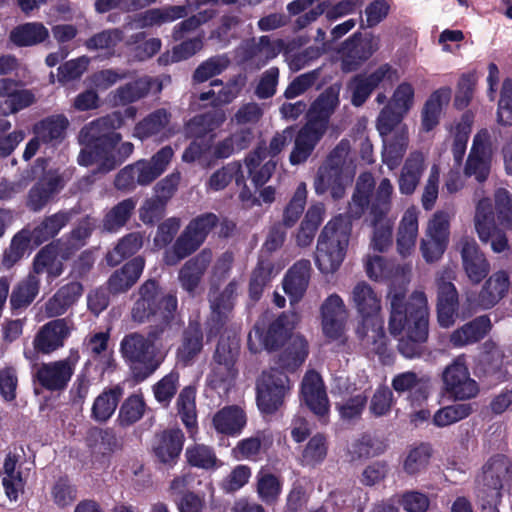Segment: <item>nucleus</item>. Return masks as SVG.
Returning a JSON list of instances; mask_svg holds the SVG:
<instances>
[{"instance_id":"f257e3e1","label":"nucleus","mask_w":512,"mask_h":512,"mask_svg":"<svg viewBox=\"0 0 512 512\" xmlns=\"http://www.w3.org/2000/svg\"><path fill=\"white\" fill-rule=\"evenodd\" d=\"M388 329L398 340L399 353L408 359L420 357L429 336V308L426 294L414 291L408 298L404 291L390 296Z\"/></svg>"},{"instance_id":"f03ea898","label":"nucleus","mask_w":512,"mask_h":512,"mask_svg":"<svg viewBox=\"0 0 512 512\" xmlns=\"http://www.w3.org/2000/svg\"><path fill=\"white\" fill-rule=\"evenodd\" d=\"M131 318L138 324L155 322L150 328L153 339H172L173 326L183 321L178 312V299L173 293H164L156 279H147L138 288V298L133 303Z\"/></svg>"},{"instance_id":"7ed1b4c3","label":"nucleus","mask_w":512,"mask_h":512,"mask_svg":"<svg viewBox=\"0 0 512 512\" xmlns=\"http://www.w3.org/2000/svg\"><path fill=\"white\" fill-rule=\"evenodd\" d=\"M394 186L390 179L382 178L375 186L370 172L361 173L348 204V217L360 219L366 212L368 217L390 218Z\"/></svg>"},{"instance_id":"20e7f679","label":"nucleus","mask_w":512,"mask_h":512,"mask_svg":"<svg viewBox=\"0 0 512 512\" xmlns=\"http://www.w3.org/2000/svg\"><path fill=\"white\" fill-rule=\"evenodd\" d=\"M169 340L151 338L150 329L146 336L132 332L123 337L120 352L136 383L145 381L158 369L160 361L156 357L155 347L162 346Z\"/></svg>"},{"instance_id":"39448f33","label":"nucleus","mask_w":512,"mask_h":512,"mask_svg":"<svg viewBox=\"0 0 512 512\" xmlns=\"http://www.w3.org/2000/svg\"><path fill=\"white\" fill-rule=\"evenodd\" d=\"M511 480L510 461L500 454L491 457L483 467V485L477 493L481 512H500L502 489Z\"/></svg>"},{"instance_id":"423d86ee","label":"nucleus","mask_w":512,"mask_h":512,"mask_svg":"<svg viewBox=\"0 0 512 512\" xmlns=\"http://www.w3.org/2000/svg\"><path fill=\"white\" fill-rule=\"evenodd\" d=\"M79 359L78 349L72 348L64 359L41 364L31 362L34 383L50 392L64 391L68 387Z\"/></svg>"},{"instance_id":"0eeeda50","label":"nucleus","mask_w":512,"mask_h":512,"mask_svg":"<svg viewBox=\"0 0 512 512\" xmlns=\"http://www.w3.org/2000/svg\"><path fill=\"white\" fill-rule=\"evenodd\" d=\"M290 391V379L278 369H270L262 374L256 384V402L264 415L275 414L284 404Z\"/></svg>"},{"instance_id":"6e6552de","label":"nucleus","mask_w":512,"mask_h":512,"mask_svg":"<svg viewBox=\"0 0 512 512\" xmlns=\"http://www.w3.org/2000/svg\"><path fill=\"white\" fill-rule=\"evenodd\" d=\"M239 354L236 342L220 338L213 355L214 365L208 376V382L213 389H226L236 379L238 370L235 367Z\"/></svg>"},{"instance_id":"1a4fd4ad","label":"nucleus","mask_w":512,"mask_h":512,"mask_svg":"<svg viewBox=\"0 0 512 512\" xmlns=\"http://www.w3.org/2000/svg\"><path fill=\"white\" fill-rule=\"evenodd\" d=\"M493 148L490 132L487 129L478 131L472 141V145L463 167V174L467 178H474L483 183L487 180L491 171Z\"/></svg>"},{"instance_id":"9d476101","label":"nucleus","mask_w":512,"mask_h":512,"mask_svg":"<svg viewBox=\"0 0 512 512\" xmlns=\"http://www.w3.org/2000/svg\"><path fill=\"white\" fill-rule=\"evenodd\" d=\"M71 330L66 319L58 318L44 324L33 339V349H26L24 357L30 362H38L39 354L49 355L64 346Z\"/></svg>"},{"instance_id":"9b49d317","label":"nucleus","mask_w":512,"mask_h":512,"mask_svg":"<svg viewBox=\"0 0 512 512\" xmlns=\"http://www.w3.org/2000/svg\"><path fill=\"white\" fill-rule=\"evenodd\" d=\"M69 124L68 118L63 114L51 115L35 123L32 129L34 137L26 144L23 158L30 160L42 144L55 146L61 143Z\"/></svg>"},{"instance_id":"f8f14e48","label":"nucleus","mask_w":512,"mask_h":512,"mask_svg":"<svg viewBox=\"0 0 512 512\" xmlns=\"http://www.w3.org/2000/svg\"><path fill=\"white\" fill-rule=\"evenodd\" d=\"M474 225L480 240L483 243H490L494 253L509 251L506 235L496 227L494 210L489 198H483L477 203Z\"/></svg>"},{"instance_id":"ddd939ff","label":"nucleus","mask_w":512,"mask_h":512,"mask_svg":"<svg viewBox=\"0 0 512 512\" xmlns=\"http://www.w3.org/2000/svg\"><path fill=\"white\" fill-rule=\"evenodd\" d=\"M446 392L455 400H469L479 393L477 382L470 377L464 357H457L442 375Z\"/></svg>"},{"instance_id":"4468645a","label":"nucleus","mask_w":512,"mask_h":512,"mask_svg":"<svg viewBox=\"0 0 512 512\" xmlns=\"http://www.w3.org/2000/svg\"><path fill=\"white\" fill-rule=\"evenodd\" d=\"M351 300L361 318L356 335L363 337L368 334V323L381 318V299L368 283L361 281L354 286Z\"/></svg>"},{"instance_id":"2eb2a0df","label":"nucleus","mask_w":512,"mask_h":512,"mask_svg":"<svg viewBox=\"0 0 512 512\" xmlns=\"http://www.w3.org/2000/svg\"><path fill=\"white\" fill-rule=\"evenodd\" d=\"M351 234V223L342 215L331 219L321 231L317 249L327 256H341L346 253Z\"/></svg>"},{"instance_id":"dca6fc26","label":"nucleus","mask_w":512,"mask_h":512,"mask_svg":"<svg viewBox=\"0 0 512 512\" xmlns=\"http://www.w3.org/2000/svg\"><path fill=\"white\" fill-rule=\"evenodd\" d=\"M398 79V74L390 65L384 64L369 75H356L348 83L351 92V103L355 107L362 106L374 89L381 83L388 81L393 83Z\"/></svg>"},{"instance_id":"f3484780","label":"nucleus","mask_w":512,"mask_h":512,"mask_svg":"<svg viewBox=\"0 0 512 512\" xmlns=\"http://www.w3.org/2000/svg\"><path fill=\"white\" fill-rule=\"evenodd\" d=\"M121 135H114L112 142L81 143L84 147L78 155V163L81 166L97 165V172L108 173L118 166L114 155V149L121 141Z\"/></svg>"},{"instance_id":"a211bd4d","label":"nucleus","mask_w":512,"mask_h":512,"mask_svg":"<svg viewBox=\"0 0 512 512\" xmlns=\"http://www.w3.org/2000/svg\"><path fill=\"white\" fill-rule=\"evenodd\" d=\"M379 44L380 40L375 36L362 38L354 34L347 39L341 50L342 71L348 73L357 70L379 49Z\"/></svg>"},{"instance_id":"6ab92c4d","label":"nucleus","mask_w":512,"mask_h":512,"mask_svg":"<svg viewBox=\"0 0 512 512\" xmlns=\"http://www.w3.org/2000/svg\"><path fill=\"white\" fill-rule=\"evenodd\" d=\"M301 400L320 420L326 419L330 412V402L326 387L319 373H306L301 383Z\"/></svg>"},{"instance_id":"aec40b11","label":"nucleus","mask_w":512,"mask_h":512,"mask_svg":"<svg viewBox=\"0 0 512 512\" xmlns=\"http://www.w3.org/2000/svg\"><path fill=\"white\" fill-rule=\"evenodd\" d=\"M238 284L232 280L227 284L211 301V315L207 320V338L217 337L227 324L229 314L234 308V301L237 296Z\"/></svg>"},{"instance_id":"412c9836","label":"nucleus","mask_w":512,"mask_h":512,"mask_svg":"<svg viewBox=\"0 0 512 512\" xmlns=\"http://www.w3.org/2000/svg\"><path fill=\"white\" fill-rule=\"evenodd\" d=\"M353 171L336 170L321 165L314 177L313 188L317 195L327 192L333 200H341L346 195V189L353 180Z\"/></svg>"},{"instance_id":"4be33fe9","label":"nucleus","mask_w":512,"mask_h":512,"mask_svg":"<svg viewBox=\"0 0 512 512\" xmlns=\"http://www.w3.org/2000/svg\"><path fill=\"white\" fill-rule=\"evenodd\" d=\"M450 215L444 211H437L429 221L427 235L421 241L423 256L442 255L449 241Z\"/></svg>"},{"instance_id":"5701e85b","label":"nucleus","mask_w":512,"mask_h":512,"mask_svg":"<svg viewBox=\"0 0 512 512\" xmlns=\"http://www.w3.org/2000/svg\"><path fill=\"white\" fill-rule=\"evenodd\" d=\"M322 331L326 338L335 341L341 338L345 329L346 309L338 294L328 296L320 307Z\"/></svg>"},{"instance_id":"b1692460","label":"nucleus","mask_w":512,"mask_h":512,"mask_svg":"<svg viewBox=\"0 0 512 512\" xmlns=\"http://www.w3.org/2000/svg\"><path fill=\"white\" fill-rule=\"evenodd\" d=\"M437 284V321L440 327L449 328L454 325L459 309L458 292L455 285L442 276Z\"/></svg>"},{"instance_id":"393cba45","label":"nucleus","mask_w":512,"mask_h":512,"mask_svg":"<svg viewBox=\"0 0 512 512\" xmlns=\"http://www.w3.org/2000/svg\"><path fill=\"white\" fill-rule=\"evenodd\" d=\"M326 131L325 127L307 120L295 137L294 147L289 156L290 163L292 165L304 163L310 157Z\"/></svg>"},{"instance_id":"a878e982","label":"nucleus","mask_w":512,"mask_h":512,"mask_svg":"<svg viewBox=\"0 0 512 512\" xmlns=\"http://www.w3.org/2000/svg\"><path fill=\"white\" fill-rule=\"evenodd\" d=\"M123 124V118L119 112H114L100 117L87 125L79 132L80 143L112 142L114 135H121L115 130Z\"/></svg>"},{"instance_id":"bb28decb","label":"nucleus","mask_w":512,"mask_h":512,"mask_svg":"<svg viewBox=\"0 0 512 512\" xmlns=\"http://www.w3.org/2000/svg\"><path fill=\"white\" fill-rule=\"evenodd\" d=\"M340 84H332L321 92L307 111V120L328 129L330 117L340 104Z\"/></svg>"},{"instance_id":"cd10ccee","label":"nucleus","mask_w":512,"mask_h":512,"mask_svg":"<svg viewBox=\"0 0 512 512\" xmlns=\"http://www.w3.org/2000/svg\"><path fill=\"white\" fill-rule=\"evenodd\" d=\"M145 267V258H131L108 278L106 285L112 295L129 291L138 281Z\"/></svg>"},{"instance_id":"c85d7f7f","label":"nucleus","mask_w":512,"mask_h":512,"mask_svg":"<svg viewBox=\"0 0 512 512\" xmlns=\"http://www.w3.org/2000/svg\"><path fill=\"white\" fill-rule=\"evenodd\" d=\"M309 354L308 341L302 335H296L281 351L274 360V367L286 374V372H296L305 362Z\"/></svg>"},{"instance_id":"c756f323","label":"nucleus","mask_w":512,"mask_h":512,"mask_svg":"<svg viewBox=\"0 0 512 512\" xmlns=\"http://www.w3.org/2000/svg\"><path fill=\"white\" fill-rule=\"evenodd\" d=\"M183 444L184 434L181 430H164L155 435L152 451L159 462L172 464L179 458Z\"/></svg>"},{"instance_id":"7c9ffc66","label":"nucleus","mask_w":512,"mask_h":512,"mask_svg":"<svg viewBox=\"0 0 512 512\" xmlns=\"http://www.w3.org/2000/svg\"><path fill=\"white\" fill-rule=\"evenodd\" d=\"M282 45V40L273 41L267 35L253 38L243 46L244 60L255 65L256 68H261L277 57Z\"/></svg>"},{"instance_id":"2f4dec72","label":"nucleus","mask_w":512,"mask_h":512,"mask_svg":"<svg viewBox=\"0 0 512 512\" xmlns=\"http://www.w3.org/2000/svg\"><path fill=\"white\" fill-rule=\"evenodd\" d=\"M186 16L187 8L185 6L175 5L152 8L136 14L130 22V25L135 29L151 28L174 22Z\"/></svg>"},{"instance_id":"473e14b6","label":"nucleus","mask_w":512,"mask_h":512,"mask_svg":"<svg viewBox=\"0 0 512 512\" xmlns=\"http://www.w3.org/2000/svg\"><path fill=\"white\" fill-rule=\"evenodd\" d=\"M292 329L289 316L283 312L268 325L266 331H261L255 326V333L259 336L263 348L268 352H274L282 348L291 338Z\"/></svg>"},{"instance_id":"72a5a7b5","label":"nucleus","mask_w":512,"mask_h":512,"mask_svg":"<svg viewBox=\"0 0 512 512\" xmlns=\"http://www.w3.org/2000/svg\"><path fill=\"white\" fill-rule=\"evenodd\" d=\"M173 155V149L170 146H165L150 160H139L135 162L133 165L137 173L138 185H148L159 177L165 171Z\"/></svg>"},{"instance_id":"f704fd0d","label":"nucleus","mask_w":512,"mask_h":512,"mask_svg":"<svg viewBox=\"0 0 512 512\" xmlns=\"http://www.w3.org/2000/svg\"><path fill=\"white\" fill-rule=\"evenodd\" d=\"M247 417L237 405H228L218 410L212 418V426L218 434L237 436L245 428Z\"/></svg>"},{"instance_id":"c9c22d12","label":"nucleus","mask_w":512,"mask_h":512,"mask_svg":"<svg viewBox=\"0 0 512 512\" xmlns=\"http://www.w3.org/2000/svg\"><path fill=\"white\" fill-rule=\"evenodd\" d=\"M425 169V155L420 151L411 152L405 160L398 178V187L400 193L403 195L413 194Z\"/></svg>"},{"instance_id":"e433bc0d","label":"nucleus","mask_w":512,"mask_h":512,"mask_svg":"<svg viewBox=\"0 0 512 512\" xmlns=\"http://www.w3.org/2000/svg\"><path fill=\"white\" fill-rule=\"evenodd\" d=\"M83 293V286L78 281L69 282L60 287L57 292L45 303L47 317L63 315Z\"/></svg>"},{"instance_id":"4c0bfd02","label":"nucleus","mask_w":512,"mask_h":512,"mask_svg":"<svg viewBox=\"0 0 512 512\" xmlns=\"http://www.w3.org/2000/svg\"><path fill=\"white\" fill-rule=\"evenodd\" d=\"M20 456L16 453L9 452L3 463L4 477L2 485L5 494L10 501H17L19 495L24 493L26 486V478L23 476L21 466L17 467Z\"/></svg>"},{"instance_id":"58836bf2","label":"nucleus","mask_w":512,"mask_h":512,"mask_svg":"<svg viewBox=\"0 0 512 512\" xmlns=\"http://www.w3.org/2000/svg\"><path fill=\"white\" fill-rule=\"evenodd\" d=\"M451 94L452 90L449 87H442L428 97L421 110L423 131L429 132L439 124L442 110L450 102Z\"/></svg>"},{"instance_id":"ea45409f","label":"nucleus","mask_w":512,"mask_h":512,"mask_svg":"<svg viewBox=\"0 0 512 512\" xmlns=\"http://www.w3.org/2000/svg\"><path fill=\"white\" fill-rule=\"evenodd\" d=\"M510 287V278L506 271L492 274L483 285L478 295V304L483 309H490L505 297Z\"/></svg>"},{"instance_id":"a19ab883","label":"nucleus","mask_w":512,"mask_h":512,"mask_svg":"<svg viewBox=\"0 0 512 512\" xmlns=\"http://www.w3.org/2000/svg\"><path fill=\"white\" fill-rule=\"evenodd\" d=\"M203 349V331L200 323L190 322L183 330L176 357L179 363L188 366Z\"/></svg>"},{"instance_id":"79ce46f5","label":"nucleus","mask_w":512,"mask_h":512,"mask_svg":"<svg viewBox=\"0 0 512 512\" xmlns=\"http://www.w3.org/2000/svg\"><path fill=\"white\" fill-rule=\"evenodd\" d=\"M284 481L280 475L262 467L256 474V493L266 506H275L282 494Z\"/></svg>"},{"instance_id":"37998d69","label":"nucleus","mask_w":512,"mask_h":512,"mask_svg":"<svg viewBox=\"0 0 512 512\" xmlns=\"http://www.w3.org/2000/svg\"><path fill=\"white\" fill-rule=\"evenodd\" d=\"M418 236V210L409 207L405 210L397 229V250L402 255L410 254Z\"/></svg>"},{"instance_id":"c03bdc74","label":"nucleus","mask_w":512,"mask_h":512,"mask_svg":"<svg viewBox=\"0 0 512 512\" xmlns=\"http://www.w3.org/2000/svg\"><path fill=\"white\" fill-rule=\"evenodd\" d=\"M382 161L390 170L399 166L409 145L408 127L397 128L390 138H384Z\"/></svg>"},{"instance_id":"a18cd8bd","label":"nucleus","mask_w":512,"mask_h":512,"mask_svg":"<svg viewBox=\"0 0 512 512\" xmlns=\"http://www.w3.org/2000/svg\"><path fill=\"white\" fill-rule=\"evenodd\" d=\"M123 393L124 389L120 385L105 388L94 400L91 417L100 423L109 420L114 414Z\"/></svg>"},{"instance_id":"49530a36","label":"nucleus","mask_w":512,"mask_h":512,"mask_svg":"<svg viewBox=\"0 0 512 512\" xmlns=\"http://www.w3.org/2000/svg\"><path fill=\"white\" fill-rule=\"evenodd\" d=\"M171 113L165 108H159L148 114L135 127V135L140 139H145L157 134H167L171 132L169 127Z\"/></svg>"},{"instance_id":"de8ad7c7","label":"nucleus","mask_w":512,"mask_h":512,"mask_svg":"<svg viewBox=\"0 0 512 512\" xmlns=\"http://www.w3.org/2000/svg\"><path fill=\"white\" fill-rule=\"evenodd\" d=\"M48 37V29L40 22L18 25L9 34V40L18 47L34 46L44 42Z\"/></svg>"},{"instance_id":"09e8293b","label":"nucleus","mask_w":512,"mask_h":512,"mask_svg":"<svg viewBox=\"0 0 512 512\" xmlns=\"http://www.w3.org/2000/svg\"><path fill=\"white\" fill-rule=\"evenodd\" d=\"M273 444V437L265 431H258L256 435L241 439L233 448L235 458L256 461L261 450L269 449Z\"/></svg>"},{"instance_id":"8fccbe9b","label":"nucleus","mask_w":512,"mask_h":512,"mask_svg":"<svg viewBox=\"0 0 512 512\" xmlns=\"http://www.w3.org/2000/svg\"><path fill=\"white\" fill-rule=\"evenodd\" d=\"M310 261L302 259L294 264L286 273L283 280V289L291 297L300 299L308 286Z\"/></svg>"},{"instance_id":"3c124183","label":"nucleus","mask_w":512,"mask_h":512,"mask_svg":"<svg viewBox=\"0 0 512 512\" xmlns=\"http://www.w3.org/2000/svg\"><path fill=\"white\" fill-rule=\"evenodd\" d=\"M40 289V279L32 270L13 289L10 296L12 310L28 307L36 298Z\"/></svg>"},{"instance_id":"603ef678","label":"nucleus","mask_w":512,"mask_h":512,"mask_svg":"<svg viewBox=\"0 0 512 512\" xmlns=\"http://www.w3.org/2000/svg\"><path fill=\"white\" fill-rule=\"evenodd\" d=\"M226 120L223 110H213L194 116L187 124L186 130L190 137L204 139L203 137L219 128Z\"/></svg>"},{"instance_id":"864d4df0","label":"nucleus","mask_w":512,"mask_h":512,"mask_svg":"<svg viewBox=\"0 0 512 512\" xmlns=\"http://www.w3.org/2000/svg\"><path fill=\"white\" fill-rule=\"evenodd\" d=\"M361 341L371 347L374 354L378 355L380 360L385 361L392 357V351L389 348V339L384 329V321L382 318L368 323V334L358 337Z\"/></svg>"},{"instance_id":"5fc2aeb1","label":"nucleus","mask_w":512,"mask_h":512,"mask_svg":"<svg viewBox=\"0 0 512 512\" xmlns=\"http://www.w3.org/2000/svg\"><path fill=\"white\" fill-rule=\"evenodd\" d=\"M60 189L59 177H46L39 180L29 191L27 206L40 211Z\"/></svg>"},{"instance_id":"6e6d98bb","label":"nucleus","mask_w":512,"mask_h":512,"mask_svg":"<svg viewBox=\"0 0 512 512\" xmlns=\"http://www.w3.org/2000/svg\"><path fill=\"white\" fill-rule=\"evenodd\" d=\"M123 31L119 28H109L95 33L89 37L84 46L89 51L99 52L101 55L111 56L116 46L123 40Z\"/></svg>"},{"instance_id":"4d7b16f0","label":"nucleus","mask_w":512,"mask_h":512,"mask_svg":"<svg viewBox=\"0 0 512 512\" xmlns=\"http://www.w3.org/2000/svg\"><path fill=\"white\" fill-rule=\"evenodd\" d=\"M293 133L292 127H287L281 132H277L270 140L269 146H259L245 158V164L254 167L259 160H265L267 157L277 156L291 140Z\"/></svg>"},{"instance_id":"13d9d810","label":"nucleus","mask_w":512,"mask_h":512,"mask_svg":"<svg viewBox=\"0 0 512 512\" xmlns=\"http://www.w3.org/2000/svg\"><path fill=\"white\" fill-rule=\"evenodd\" d=\"M209 265L207 258H190L180 269L178 279L181 287L193 294Z\"/></svg>"},{"instance_id":"bf43d9fd","label":"nucleus","mask_w":512,"mask_h":512,"mask_svg":"<svg viewBox=\"0 0 512 512\" xmlns=\"http://www.w3.org/2000/svg\"><path fill=\"white\" fill-rule=\"evenodd\" d=\"M373 228L370 247L374 252L385 253L392 245L394 220L392 218L368 217Z\"/></svg>"},{"instance_id":"052dcab7","label":"nucleus","mask_w":512,"mask_h":512,"mask_svg":"<svg viewBox=\"0 0 512 512\" xmlns=\"http://www.w3.org/2000/svg\"><path fill=\"white\" fill-rule=\"evenodd\" d=\"M234 180L238 186L244 184V174L239 162L233 161L216 170L208 179L206 186L212 191L225 189Z\"/></svg>"},{"instance_id":"680f3d73","label":"nucleus","mask_w":512,"mask_h":512,"mask_svg":"<svg viewBox=\"0 0 512 512\" xmlns=\"http://www.w3.org/2000/svg\"><path fill=\"white\" fill-rule=\"evenodd\" d=\"M473 115L466 112L462 115L460 121L455 126L451 152L453 160L457 166H460L466 153L467 142L471 133Z\"/></svg>"},{"instance_id":"e2e57ef3","label":"nucleus","mask_w":512,"mask_h":512,"mask_svg":"<svg viewBox=\"0 0 512 512\" xmlns=\"http://www.w3.org/2000/svg\"><path fill=\"white\" fill-rule=\"evenodd\" d=\"M137 200L127 198L112 207L103 219V227L109 232H115L125 226L134 212Z\"/></svg>"},{"instance_id":"0e129e2a","label":"nucleus","mask_w":512,"mask_h":512,"mask_svg":"<svg viewBox=\"0 0 512 512\" xmlns=\"http://www.w3.org/2000/svg\"><path fill=\"white\" fill-rule=\"evenodd\" d=\"M307 196V185L305 182H300L283 211L281 224L286 228L293 227L303 214Z\"/></svg>"},{"instance_id":"69168bd1","label":"nucleus","mask_w":512,"mask_h":512,"mask_svg":"<svg viewBox=\"0 0 512 512\" xmlns=\"http://www.w3.org/2000/svg\"><path fill=\"white\" fill-rule=\"evenodd\" d=\"M328 454V441L323 433H316L313 435L301 454V461L303 465L315 467L321 464Z\"/></svg>"},{"instance_id":"338daca9","label":"nucleus","mask_w":512,"mask_h":512,"mask_svg":"<svg viewBox=\"0 0 512 512\" xmlns=\"http://www.w3.org/2000/svg\"><path fill=\"white\" fill-rule=\"evenodd\" d=\"M146 403L141 394H131L121 404L118 414L119 424L123 427L138 422L144 415Z\"/></svg>"},{"instance_id":"774afa93","label":"nucleus","mask_w":512,"mask_h":512,"mask_svg":"<svg viewBox=\"0 0 512 512\" xmlns=\"http://www.w3.org/2000/svg\"><path fill=\"white\" fill-rule=\"evenodd\" d=\"M431 457V445L428 443H421L409 450L403 462V470L408 475H416L426 469Z\"/></svg>"}]
</instances>
